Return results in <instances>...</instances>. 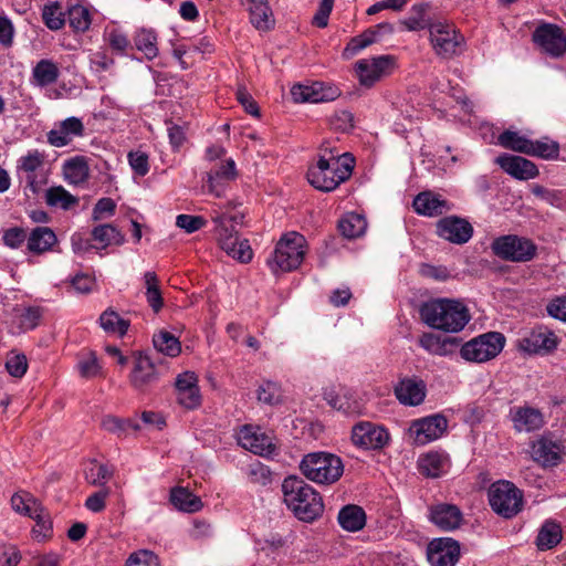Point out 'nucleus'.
<instances>
[{
  "label": "nucleus",
  "mask_w": 566,
  "mask_h": 566,
  "mask_svg": "<svg viewBox=\"0 0 566 566\" xmlns=\"http://www.w3.org/2000/svg\"><path fill=\"white\" fill-rule=\"evenodd\" d=\"M437 233L440 238L455 244L468 242L472 234V226L459 217H446L437 224Z\"/></svg>",
  "instance_id": "obj_21"
},
{
  "label": "nucleus",
  "mask_w": 566,
  "mask_h": 566,
  "mask_svg": "<svg viewBox=\"0 0 566 566\" xmlns=\"http://www.w3.org/2000/svg\"><path fill=\"white\" fill-rule=\"evenodd\" d=\"M282 492L284 503L301 521H314L324 511L321 495L301 478H285Z\"/></svg>",
  "instance_id": "obj_2"
},
{
  "label": "nucleus",
  "mask_w": 566,
  "mask_h": 566,
  "mask_svg": "<svg viewBox=\"0 0 566 566\" xmlns=\"http://www.w3.org/2000/svg\"><path fill=\"white\" fill-rule=\"evenodd\" d=\"M126 566H159L157 556L149 551H138L128 557Z\"/></svg>",
  "instance_id": "obj_63"
},
{
  "label": "nucleus",
  "mask_w": 566,
  "mask_h": 566,
  "mask_svg": "<svg viewBox=\"0 0 566 566\" xmlns=\"http://www.w3.org/2000/svg\"><path fill=\"white\" fill-rule=\"evenodd\" d=\"M146 300L155 313H158L164 306V300L159 289V280L155 272L148 271L144 274Z\"/></svg>",
  "instance_id": "obj_47"
},
{
  "label": "nucleus",
  "mask_w": 566,
  "mask_h": 566,
  "mask_svg": "<svg viewBox=\"0 0 566 566\" xmlns=\"http://www.w3.org/2000/svg\"><path fill=\"white\" fill-rule=\"evenodd\" d=\"M238 442L242 448L262 457L270 455L275 449L272 437L252 426H244L239 431Z\"/></svg>",
  "instance_id": "obj_18"
},
{
  "label": "nucleus",
  "mask_w": 566,
  "mask_h": 566,
  "mask_svg": "<svg viewBox=\"0 0 566 566\" xmlns=\"http://www.w3.org/2000/svg\"><path fill=\"white\" fill-rule=\"evenodd\" d=\"M509 416L516 432H534L545 423L543 412L527 405L511 408Z\"/></svg>",
  "instance_id": "obj_23"
},
{
  "label": "nucleus",
  "mask_w": 566,
  "mask_h": 566,
  "mask_svg": "<svg viewBox=\"0 0 566 566\" xmlns=\"http://www.w3.org/2000/svg\"><path fill=\"white\" fill-rule=\"evenodd\" d=\"M355 67L360 84L370 87L381 77L392 72L395 59L390 55L363 59L356 63Z\"/></svg>",
  "instance_id": "obj_14"
},
{
  "label": "nucleus",
  "mask_w": 566,
  "mask_h": 566,
  "mask_svg": "<svg viewBox=\"0 0 566 566\" xmlns=\"http://www.w3.org/2000/svg\"><path fill=\"white\" fill-rule=\"evenodd\" d=\"M77 371L83 378H94L102 374V366L94 352H82L78 355Z\"/></svg>",
  "instance_id": "obj_49"
},
{
  "label": "nucleus",
  "mask_w": 566,
  "mask_h": 566,
  "mask_svg": "<svg viewBox=\"0 0 566 566\" xmlns=\"http://www.w3.org/2000/svg\"><path fill=\"white\" fill-rule=\"evenodd\" d=\"M389 440L390 434L387 429L374 422L360 421L352 429V442L361 449H382Z\"/></svg>",
  "instance_id": "obj_13"
},
{
  "label": "nucleus",
  "mask_w": 566,
  "mask_h": 566,
  "mask_svg": "<svg viewBox=\"0 0 566 566\" xmlns=\"http://www.w3.org/2000/svg\"><path fill=\"white\" fill-rule=\"evenodd\" d=\"M557 345L558 337L546 326H536L518 339V348L527 354H548Z\"/></svg>",
  "instance_id": "obj_15"
},
{
  "label": "nucleus",
  "mask_w": 566,
  "mask_h": 566,
  "mask_svg": "<svg viewBox=\"0 0 566 566\" xmlns=\"http://www.w3.org/2000/svg\"><path fill=\"white\" fill-rule=\"evenodd\" d=\"M92 238L99 243L102 249L109 245H120L124 242V235L113 224H101L92 230Z\"/></svg>",
  "instance_id": "obj_45"
},
{
  "label": "nucleus",
  "mask_w": 566,
  "mask_h": 566,
  "mask_svg": "<svg viewBox=\"0 0 566 566\" xmlns=\"http://www.w3.org/2000/svg\"><path fill=\"white\" fill-rule=\"evenodd\" d=\"M46 203L51 207H60L64 210L70 209L78 202V199L66 191L62 186L51 187L46 190Z\"/></svg>",
  "instance_id": "obj_53"
},
{
  "label": "nucleus",
  "mask_w": 566,
  "mask_h": 566,
  "mask_svg": "<svg viewBox=\"0 0 566 566\" xmlns=\"http://www.w3.org/2000/svg\"><path fill=\"white\" fill-rule=\"evenodd\" d=\"M430 520L443 531H453L461 525L462 513L453 504L440 503L430 509Z\"/></svg>",
  "instance_id": "obj_29"
},
{
  "label": "nucleus",
  "mask_w": 566,
  "mask_h": 566,
  "mask_svg": "<svg viewBox=\"0 0 566 566\" xmlns=\"http://www.w3.org/2000/svg\"><path fill=\"white\" fill-rule=\"evenodd\" d=\"M401 23L408 31H419L427 28L429 29V25L432 24L429 21L426 4L412 6L409 15L405 18Z\"/></svg>",
  "instance_id": "obj_51"
},
{
  "label": "nucleus",
  "mask_w": 566,
  "mask_h": 566,
  "mask_svg": "<svg viewBox=\"0 0 566 566\" xmlns=\"http://www.w3.org/2000/svg\"><path fill=\"white\" fill-rule=\"evenodd\" d=\"M429 35L434 53L442 59H452L463 50L464 38L450 23L433 22L429 25Z\"/></svg>",
  "instance_id": "obj_9"
},
{
  "label": "nucleus",
  "mask_w": 566,
  "mask_h": 566,
  "mask_svg": "<svg viewBox=\"0 0 566 566\" xmlns=\"http://www.w3.org/2000/svg\"><path fill=\"white\" fill-rule=\"evenodd\" d=\"M170 501L180 511L195 513L202 507L201 500L184 488H175L170 492Z\"/></svg>",
  "instance_id": "obj_41"
},
{
  "label": "nucleus",
  "mask_w": 566,
  "mask_h": 566,
  "mask_svg": "<svg viewBox=\"0 0 566 566\" xmlns=\"http://www.w3.org/2000/svg\"><path fill=\"white\" fill-rule=\"evenodd\" d=\"M418 344L431 355L447 356L450 353L449 346L453 345L454 340L451 338H442L433 333H423L419 337Z\"/></svg>",
  "instance_id": "obj_42"
},
{
  "label": "nucleus",
  "mask_w": 566,
  "mask_h": 566,
  "mask_svg": "<svg viewBox=\"0 0 566 566\" xmlns=\"http://www.w3.org/2000/svg\"><path fill=\"white\" fill-rule=\"evenodd\" d=\"M354 165V157L349 153L339 155L331 150L308 169L307 179L316 189L332 191L352 176Z\"/></svg>",
  "instance_id": "obj_3"
},
{
  "label": "nucleus",
  "mask_w": 566,
  "mask_h": 566,
  "mask_svg": "<svg viewBox=\"0 0 566 566\" xmlns=\"http://www.w3.org/2000/svg\"><path fill=\"white\" fill-rule=\"evenodd\" d=\"M103 39L114 52L122 55L130 48L127 34L118 28H106Z\"/></svg>",
  "instance_id": "obj_54"
},
{
  "label": "nucleus",
  "mask_w": 566,
  "mask_h": 566,
  "mask_svg": "<svg viewBox=\"0 0 566 566\" xmlns=\"http://www.w3.org/2000/svg\"><path fill=\"white\" fill-rule=\"evenodd\" d=\"M258 400L270 405H279L282 401V390L274 381H264L258 389Z\"/></svg>",
  "instance_id": "obj_58"
},
{
  "label": "nucleus",
  "mask_w": 566,
  "mask_h": 566,
  "mask_svg": "<svg viewBox=\"0 0 566 566\" xmlns=\"http://www.w3.org/2000/svg\"><path fill=\"white\" fill-rule=\"evenodd\" d=\"M31 518L35 521V525L32 528L33 538L36 541H44L49 538L52 534V523L45 509H42V512L39 513V517Z\"/></svg>",
  "instance_id": "obj_59"
},
{
  "label": "nucleus",
  "mask_w": 566,
  "mask_h": 566,
  "mask_svg": "<svg viewBox=\"0 0 566 566\" xmlns=\"http://www.w3.org/2000/svg\"><path fill=\"white\" fill-rule=\"evenodd\" d=\"M497 144L503 148L526 155L531 146V139L520 135L517 132L507 129L497 137Z\"/></svg>",
  "instance_id": "obj_50"
},
{
  "label": "nucleus",
  "mask_w": 566,
  "mask_h": 566,
  "mask_svg": "<svg viewBox=\"0 0 566 566\" xmlns=\"http://www.w3.org/2000/svg\"><path fill=\"white\" fill-rule=\"evenodd\" d=\"M44 161V153L38 149L29 150L18 159L17 176L21 182H24L27 197L38 195L46 182L43 174Z\"/></svg>",
  "instance_id": "obj_7"
},
{
  "label": "nucleus",
  "mask_w": 566,
  "mask_h": 566,
  "mask_svg": "<svg viewBox=\"0 0 566 566\" xmlns=\"http://www.w3.org/2000/svg\"><path fill=\"white\" fill-rule=\"evenodd\" d=\"M57 239L53 230L48 227H38L28 238V250L35 254L44 253L52 249Z\"/></svg>",
  "instance_id": "obj_33"
},
{
  "label": "nucleus",
  "mask_w": 566,
  "mask_h": 566,
  "mask_svg": "<svg viewBox=\"0 0 566 566\" xmlns=\"http://www.w3.org/2000/svg\"><path fill=\"white\" fill-rule=\"evenodd\" d=\"M460 557V545L452 538H440L430 543L428 560L431 566H454Z\"/></svg>",
  "instance_id": "obj_19"
},
{
  "label": "nucleus",
  "mask_w": 566,
  "mask_h": 566,
  "mask_svg": "<svg viewBox=\"0 0 566 566\" xmlns=\"http://www.w3.org/2000/svg\"><path fill=\"white\" fill-rule=\"evenodd\" d=\"M90 169L84 157L77 156L63 165V176L69 184L80 185L88 178Z\"/></svg>",
  "instance_id": "obj_38"
},
{
  "label": "nucleus",
  "mask_w": 566,
  "mask_h": 566,
  "mask_svg": "<svg viewBox=\"0 0 566 566\" xmlns=\"http://www.w3.org/2000/svg\"><path fill=\"white\" fill-rule=\"evenodd\" d=\"M60 75L56 63L51 60L39 61L32 70L33 84L40 87L48 86L56 82Z\"/></svg>",
  "instance_id": "obj_37"
},
{
  "label": "nucleus",
  "mask_w": 566,
  "mask_h": 566,
  "mask_svg": "<svg viewBox=\"0 0 566 566\" xmlns=\"http://www.w3.org/2000/svg\"><path fill=\"white\" fill-rule=\"evenodd\" d=\"M491 249L496 256L511 262H528L537 251L536 245L530 239L514 234L494 239Z\"/></svg>",
  "instance_id": "obj_11"
},
{
  "label": "nucleus",
  "mask_w": 566,
  "mask_h": 566,
  "mask_svg": "<svg viewBox=\"0 0 566 566\" xmlns=\"http://www.w3.org/2000/svg\"><path fill=\"white\" fill-rule=\"evenodd\" d=\"M84 130L82 120L72 116L60 122L48 133V143L54 147H64L72 143L75 137H82Z\"/></svg>",
  "instance_id": "obj_25"
},
{
  "label": "nucleus",
  "mask_w": 566,
  "mask_h": 566,
  "mask_svg": "<svg viewBox=\"0 0 566 566\" xmlns=\"http://www.w3.org/2000/svg\"><path fill=\"white\" fill-rule=\"evenodd\" d=\"M237 178L235 163L228 159L220 163L208 174V188L216 197H221L226 190V184Z\"/></svg>",
  "instance_id": "obj_28"
},
{
  "label": "nucleus",
  "mask_w": 566,
  "mask_h": 566,
  "mask_svg": "<svg viewBox=\"0 0 566 566\" xmlns=\"http://www.w3.org/2000/svg\"><path fill=\"white\" fill-rule=\"evenodd\" d=\"M505 344L501 333L489 332L464 343L460 348V356L471 363H485L495 358Z\"/></svg>",
  "instance_id": "obj_8"
},
{
  "label": "nucleus",
  "mask_w": 566,
  "mask_h": 566,
  "mask_svg": "<svg viewBox=\"0 0 566 566\" xmlns=\"http://www.w3.org/2000/svg\"><path fill=\"white\" fill-rule=\"evenodd\" d=\"M489 502L499 515L511 518L523 506V493L510 481H499L489 490Z\"/></svg>",
  "instance_id": "obj_10"
},
{
  "label": "nucleus",
  "mask_w": 566,
  "mask_h": 566,
  "mask_svg": "<svg viewBox=\"0 0 566 566\" xmlns=\"http://www.w3.org/2000/svg\"><path fill=\"white\" fill-rule=\"evenodd\" d=\"M419 470L429 478H438L449 468V458L446 453L429 452L419 458Z\"/></svg>",
  "instance_id": "obj_32"
},
{
  "label": "nucleus",
  "mask_w": 566,
  "mask_h": 566,
  "mask_svg": "<svg viewBox=\"0 0 566 566\" xmlns=\"http://www.w3.org/2000/svg\"><path fill=\"white\" fill-rule=\"evenodd\" d=\"M413 209L417 213L434 217L449 210V203L440 196L430 191L419 193L413 200Z\"/></svg>",
  "instance_id": "obj_31"
},
{
  "label": "nucleus",
  "mask_w": 566,
  "mask_h": 566,
  "mask_svg": "<svg viewBox=\"0 0 566 566\" xmlns=\"http://www.w3.org/2000/svg\"><path fill=\"white\" fill-rule=\"evenodd\" d=\"M206 220L200 216L179 214L176 218V226L187 233H192L205 227Z\"/></svg>",
  "instance_id": "obj_62"
},
{
  "label": "nucleus",
  "mask_w": 566,
  "mask_h": 566,
  "mask_svg": "<svg viewBox=\"0 0 566 566\" xmlns=\"http://www.w3.org/2000/svg\"><path fill=\"white\" fill-rule=\"evenodd\" d=\"M84 475L88 484L105 488V483L113 475V470L107 464L91 460L85 465Z\"/></svg>",
  "instance_id": "obj_44"
},
{
  "label": "nucleus",
  "mask_w": 566,
  "mask_h": 566,
  "mask_svg": "<svg viewBox=\"0 0 566 566\" xmlns=\"http://www.w3.org/2000/svg\"><path fill=\"white\" fill-rule=\"evenodd\" d=\"M101 327L112 334L123 336L127 333L129 323L123 319L115 311L106 310L99 317Z\"/></svg>",
  "instance_id": "obj_52"
},
{
  "label": "nucleus",
  "mask_w": 566,
  "mask_h": 566,
  "mask_svg": "<svg viewBox=\"0 0 566 566\" xmlns=\"http://www.w3.org/2000/svg\"><path fill=\"white\" fill-rule=\"evenodd\" d=\"M562 539V528L555 523L547 521L538 532L536 544L541 551L551 549Z\"/></svg>",
  "instance_id": "obj_48"
},
{
  "label": "nucleus",
  "mask_w": 566,
  "mask_h": 566,
  "mask_svg": "<svg viewBox=\"0 0 566 566\" xmlns=\"http://www.w3.org/2000/svg\"><path fill=\"white\" fill-rule=\"evenodd\" d=\"M448 420L440 413L413 420L408 429L409 439L416 446H424L443 436Z\"/></svg>",
  "instance_id": "obj_12"
},
{
  "label": "nucleus",
  "mask_w": 566,
  "mask_h": 566,
  "mask_svg": "<svg viewBox=\"0 0 566 566\" xmlns=\"http://www.w3.org/2000/svg\"><path fill=\"white\" fill-rule=\"evenodd\" d=\"M331 126L335 130L349 132L354 127V115L345 109L337 111L331 117Z\"/></svg>",
  "instance_id": "obj_61"
},
{
  "label": "nucleus",
  "mask_w": 566,
  "mask_h": 566,
  "mask_svg": "<svg viewBox=\"0 0 566 566\" xmlns=\"http://www.w3.org/2000/svg\"><path fill=\"white\" fill-rule=\"evenodd\" d=\"M178 402L186 409H196L201 403L198 377L192 371H185L176 378Z\"/></svg>",
  "instance_id": "obj_22"
},
{
  "label": "nucleus",
  "mask_w": 566,
  "mask_h": 566,
  "mask_svg": "<svg viewBox=\"0 0 566 566\" xmlns=\"http://www.w3.org/2000/svg\"><path fill=\"white\" fill-rule=\"evenodd\" d=\"M158 379L155 364L147 355L138 354L129 376L130 385L137 390H145Z\"/></svg>",
  "instance_id": "obj_26"
},
{
  "label": "nucleus",
  "mask_w": 566,
  "mask_h": 566,
  "mask_svg": "<svg viewBox=\"0 0 566 566\" xmlns=\"http://www.w3.org/2000/svg\"><path fill=\"white\" fill-rule=\"evenodd\" d=\"M11 506L18 514L28 517H39L42 512V504L29 492H18L11 497Z\"/></svg>",
  "instance_id": "obj_35"
},
{
  "label": "nucleus",
  "mask_w": 566,
  "mask_h": 566,
  "mask_svg": "<svg viewBox=\"0 0 566 566\" xmlns=\"http://www.w3.org/2000/svg\"><path fill=\"white\" fill-rule=\"evenodd\" d=\"M101 426L104 430L117 436L125 434L128 430L140 429L139 424L132 419H122L111 415L102 419Z\"/></svg>",
  "instance_id": "obj_55"
},
{
  "label": "nucleus",
  "mask_w": 566,
  "mask_h": 566,
  "mask_svg": "<svg viewBox=\"0 0 566 566\" xmlns=\"http://www.w3.org/2000/svg\"><path fill=\"white\" fill-rule=\"evenodd\" d=\"M134 44L148 60H153L158 55L157 35L151 29L142 28L137 30L134 36Z\"/></svg>",
  "instance_id": "obj_43"
},
{
  "label": "nucleus",
  "mask_w": 566,
  "mask_h": 566,
  "mask_svg": "<svg viewBox=\"0 0 566 566\" xmlns=\"http://www.w3.org/2000/svg\"><path fill=\"white\" fill-rule=\"evenodd\" d=\"M526 155L539 157L545 160H554L558 158L559 144L548 137L531 140V146Z\"/></svg>",
  "instance_id": "obj_46"
},
{
  "label": "nucleus",
  "mask_w": 566,
  "mask_h": 566,
  "mask_svg": "<svg viewBox=\"0 0 566 566\" xmlns=\"http://www.w3.org/2000/svg\"><path fill=\"white\" fill-rule=\"evenodd\" d=\"M291 95L296 103H323L336 99L339 91L337 87L315 82L311 85H294L291 88Z\"/></svg>",
  "instance_id": "obj_17"
},
{
  "label": "nucleus",
  "mask_w": 566,
  "mask_h": 566,
  "mask_svg": "<svg viewBox=\"0 0 566 566\" xmlns=\"http://www.w3.org/2000/svg\"><path fill=\"white\" fill-rule=\"evenodd\" d=\"M300 469L308 480L319 484H332L336 482L344 472L340 458L325 452L305 455L300 464Z\"/></svg>",
  "instance_id": "obj_5"
},
{
  "label": "nucleus",
  "mask_w": 566,
  "mask_h": 566,
  "mask_svg": "<svg viewBox=\"0 0 566 566\" xmlns=\"http://www.w3.org/2000/svg\"><path fill=\"white\" fill-rule=\"evenodd\" d=\"M419 314L427 326L444 333H459L471 319L470 310L462 301L448 297L424 302Z\"/></svg>",
  "instance_id": "obj_1"
},
{
  "label": "nucleus",
  "mask_w": 566,
  "mask_h": 566,
  "mask_svg": "<svg viewBox=\"0 0 566 566\" xmlns=\"http://www.w3.org/2000/svg\"><path fill=\"white\" fill-rule=\"evenodd\" d=\"M381 29H390L387 23H380L375 28H370L361 34L350 39L346 48L344 49L343 56L349 59L356 55L359 51L373 44L376 41L378 31Z\"/></svg>",
  "instance_id": "obj_34"
},
{
  "label": "nucleus",
  "mask_w": 566,
  "mask_h": 566,
  "mask_svg": "<svg viewBox=\"0 0 566 566\" xmlns=\"http://www.w3.org/2000/svg\"><path fill=\"white\" fill-rule=\"evenodd\" d=\"M340 233L348 239L363 235L367 229V221L361 214L346 213L338 222Z\"/></svg>",
  "instance_id": "obj_40"
},
{
  "label": "nucleus",
  "mask_w": 566,
  "mask_h": 566,
  "mask_svg": "<svg viewBox=\"0 0 566 566\" xmlns=\"http://www.w3.org/2000/svg\"><path fill=\"white\" fill-rule=\"evenodd\" d=\"M305 238L297 232L285 234L276 244L274 252L268 259L270 270L290 272L297 269L305 255Z\"/></svg>",
  "instance_id": "obj_4"
},
{
  "label": "nucleus",
  "mask_w": 566,
  "mask_h": 566,
  "mask_svg": "<svg viewBox=\"0 0 566 566\" xmlns=\"http://www.w3.org/2000/svg\"><path fill=\"white\" fill-rule=\"evenodd\" d=\"M338 523L348 532H357L365 526L366 514L357 505H347L339 511Z\"/></svg>",
  "instance_id": "obj_36"
},
{
  "label": "nucleus",
  "mask_w": 566,
  "mask_h": 566,
  "mask_svg": "<svg viewBox=\"0 0 566 566\" xmlns=\"http://www.w3.org/2000/svg\"><path fill=\"white\" fill-rule=\"evenodd\" d=\"M546 311L549 316L566 322V294L551 300Z\"/></svg>",
  "instance_id": "obj_64"
},
{
  "label": "nucleus",
  "mask_w": 566,
  "mask_h": 566,
  "mask_svg": "<svg viewBox=\"0 0 566 566\" xmlns=\"http://www.w3.org/2000/svg\"><path fill=\"white\" fill-rule=\"evenodd\" d=\"M533 40L546 53L554 57L562 56L566 52V35L555 24H543L536 28Z\"/></svg>",
  "instance_id": "obj_16"
},
{
  "label": "nucleus",
  "mask_w": 566,
  "mask_h": 566,
  "mask_svg": "<svg viewBox=\"0 0 566 566\" xmlns=\"http://www.w3.org/2000/svg\"><path fill=\"white\" fill-rule=\"evenodd\" d=\"M69 22L76 32H85L92 23L88 9L83 6H74L69 10Z\"/></svg>",
  "instance_id": "obj_57"
},
{
  "label": "nucleus",
  "mask_w": 566,
  "mask_h": 566,
  "mask_svg": "<svg viewBox=\"0 0 566 566\" xmlns=\"http://www.w3.org/2000/svg\"><path fill=\"white\" fill-rule=\"evenodd\" d=\"M495 164L518 180L534 179L539 174L533 161L520 156L503 154L495 158Z\"/></svg>",
  "instance_id": "obj_24"
},
{
  "label": "nucleus",
  "mask_w": 566,
  "mask_h": 566,
  "mask_svg": "<svg viewBox=\"0 0 566 566\" xmlns=\"http://www.w3.org/2000/svg\"><path fill=\"white\" fill-rule=\"evenodd\" d=\"M427 387L421 379L405 378L395 387V396L405 406H419L426 398Z\"/></svg>",
  "instance_id": "obj_27"
},
{
  "label": "nucleus",
  "mask_w": 566,
  "mask_h": 566,
  "mask_svg": "<svg viewBox=\"0 0 566 566\" xmlns=\"http://www.w3.org/2000/svg\"><path fill=\"white\" fill-rule=\"evenodd\" d=\"M6 369L11 376L21 378L28 369L27 357L23 354H10L7 357Z\"/></svg>",
  "instance_id": "obj_60"
},
{
  "label": "nucleus",
  "mask_w": 566,
  "mask_h": 566,
  "mask_svg": "<svg viewBox=\"0 0 566 566\" xmlns=\"http://www.w3.org/2000/svg\"><path fill=\"white\" fill-rule=\"evenodd\" d=\"M531 455L542 467H556L563 460L564 447L560 442L541 437L532 443Z\"/></svg>",
  "instance_id": "obj_20"
},
{
  "label": "nucleus",
  "mask_w": 566,
  "mask_h": 566,
  "mask_svg": "<svg viewBox=\"0 0 566 566\" xmlns=\"http://www.w3.org/2000/svg\"><path fill=\"white\" fill-rule=\"evenodd\" d=\"M42 19L44 24L52 31H57L65 23L64 12L59 2H51L43 7Z\"/></svg>",
  "instance_id": "obj_56"
},
{
  "label": "nucleus",
  "mask_w": 566,
  "mask_h": 566,
  "mask_svg": "<svg viewBox=\"0 0 566 566\" xmlns=\"http://www.w3.org/2000/svg\"><path fill=\"white\" fill-rule=\"evenodd\" d=\"M216 223V237L220 248L233 259L248 263L252 260L253 252L248 240H240L233 224H228V216L216 213L212 217Z\"/></svg>",
  "instance_id": "obj_6"
},
{
  "label": "nucleus",
  "mask_w": 566,
  "mask_h": 566,
  "mask_svg": "<svg viewBox=\"0 0 566 566\" xmlns=\"http://www.w3.org/2000/svg\"><path fill=\"white\" fill-rule=\"evenodd\" d=\"M153 344L158 353L168 357H176L181 352L179 339L166 329H160L154 334Z\"/></svg>",
  "instance_id": "obj_39"
},
{
  "label": "nucleus",
  "mask_w": 566,
  "mask_h": 566,
  "mask_svg": "<svg viewBox=\"0 0 566 566\" xmlns=\"http://www.w3.org/2000/svg\"><path fill=\"white\" fill-rule=\"evenodd\" d=\"M250 22L259 31H269L274 28L275 19L268 0H245Z\"/></svg>",
  "instance_id": "obj_30"
}]
</instances>
